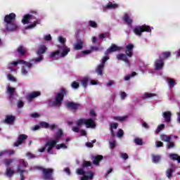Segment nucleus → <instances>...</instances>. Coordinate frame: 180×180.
<instances>
[{"mask_svg": "<svg viewBox=\"0 0 180 180\" xmlns=\"http://www.w3.org/2000/svg\"><path fill=\"white\" fill-rule=\"evenodd\" d=\"M122 50V48L120 46H118L116 44H111V46L105 51V54H110L111 53H115V51H120Z\"/></svg>", "mask_w": 180, "mask_h": 180, "instance_id": "10", "label": "nucleus"}, {"mask_svg": "<svg viewBox=\"0 0 180 180\" xmlns=\"http://www.w3.org/2000/svg\"><path fill=\"white\" fill-rule=\"evenodd\" d=\"M17 51L18 53V54H20V56H25V54H26V53H27V51H26L23 46H18Z\"/></svg>", "mask_w": 180, "mask_h": 180, "instance_id": "29", "label": "nucleus"}, {"mask_svg": "<svg viewBox=\"0 0 180 180\" xmlns=\"http://www.w3.org/2000/svg\"><path fill=\"white\" fill-rule=\"evenodd\" d=\"M127 57V55L124 53H118L116 56V58L119 61H124V63H126V64H128L129 67H130V60H129V58Z\"/></svg>", "mask_w": 180, "mask_h": 180, "instance_id": "11", "label": "nucleus"}, {"mask_svg": "<svg viewBox=\"0 0 180 180\" xmlns=\"http://www.w3.org/2000/svg\"><path fill=\"white\" fill-rule=\"evenodd\" d=\"M89 26L90 27H93L94 29H96L98 27V23L94 20H89Z\"/></svg>", "mask_w": 180, "mask_h": 180, "instance_id": "35", "label": "nucleus"}, {"mask_svg": "<svg viewBox=\"0 0 180 180\" xmlns=\"http://www.w3.org/2000/svg\"><path fill=\"white\" fill-rule=\"evenodd\" d=\"M160 139L162 141H165V143H168L171 141V136H167L165 134L160 135Z\"/></svg>", "mask_w": 180, "mask_h": 180, "instance_id": "30", "label": "nucleus"}, {"mask_svg": "<svg viewBox=\"0 0 180 180\" xmlns=\"http://www.w3.org/2000/svg\"><path fill=\"white\" fill-rule=\"evenodd\" d=\"M84 47V41H82L81 39H78L77 43L74 46L75 50H82Z\"/></svg>", "mask_w": 180, "mask_h": 180, "instance_id": "21", "label": "nucleus"}, {"mask_svg": "<svg viewBox=\"0 0 180 180\" xmlns=\"http://www.w3.org/2000/svg\"><path fill=\"white\" fill-rule=\"evenodd\" d=\"M37 25H40V20H37L36 21H34V22L31 25H29L25 27V30H29L30 29H33L37 26Z\"/></svg>", "mask_w": 180, "mask_h": 180, "instance_id": "26", "label": "nucleus"}, {"mask_svg": "<svg viewBox=\"0 0 180 180\" xmlns=\"http://www.w3.org/2000/svg\"><path fill=\"white\" fill-rule=\"evenodd\" d=\"M8 79H9V81L16 82V78H15V77H13V75H12L11 74L8 75Z\"/></svg>", "mask_w": 180, "mask_h": 180, "instance_id": "52", "label": "nucleus"}, {"mask_svg": "<svg viewBox=\"0 0 180 180\" xmlns=\"http://www.w3.org/2000/svg\"><path fill=\"white\" fill-rule=\"evenodd\" d=\"M71 51V49H70L68 46H63V51L60 53V57L63 58L65 57L66 56H68V53Z\"/></svg>", "mask_w": 180, "mask_h": 180, "instance_id": "23", "label": "nucleus"}, {"mask_svg": "<svg viewBox=\"0 0 180 180\" xmlns=\"http://www.w3.org/2000/svg\"><path fill=\"white\" fill-rule=\"evenodd\" d=\"M41 169L43 172L42 178L44 180L53 179V172L54 170L53 169H46L44 167H41Z\"/></svg>", "mask_w": 180, "mask_h": 180, "instance_id": "5", "label": "nucleus"}, {"mask_svg": "<svg viewBox=\"0 0 180 180\" xmlns=\"http://www.w3.org/2000/svg\"><path fill=\"white\" fill-rule=\"evenodd\" d=\"M134 49V45L133 44H129L126 46L125 54L127 55L130 58L133 57V50Z\"/></svg>", "mask_w": 180, "mask_h": 180, "instance_id": "13", "label": "nucleus"}, {"mask_svg": "<svg viewBox=\"0 0 180 180\" xmlns=\"http://www.w3.org/2000/svg\"><path fill=\"white\" fill-rule=\"evenodd\" d=\"M133 32L134 34L141 37V34L142 33H144V32H146L147 33H151V27L146 25H139L134 28Z\"/></svg>", "mask_w": 180, "mask_h": 180, "instance_id": "3", "label": "nucleus"}, {"mask_svg": "<svg viewBox=\"0 0 180 180\" xmlns=\"http://www.w3.org/2000/svg\"><path fill=\"white\" fill-rule=\"evenodd\" d=\"M77 175H85V171L82 168H79L77 169Z\"/></svg>", "mask_w": 180, "mask_h": 180, "instance_id": "47", "label": "nucleus"}, {"mask_svg": "<svg viewBox=\"0 0 180 180\" xmlns=\"http://www.w3.org/2000/svg\"><path fill=\"white\" fill-rule=\"evenodd\" d=\"M68 91L65 88L60 89V91L55 96V101H53L51 99H48L47 103L50 108H56L57 106H61L63 101H64V96H67Z\"/></svg>", "mask_w": 180, "mask_h": 180, "instance_id": "1", "label": "nucleus"}, {"mask_svg": "<svg viewBox=\"0 0 180 180\" xmlns=\"http://www.w3.org/2000/svg\"><path fill=\"white\" fill-rule=\"evenodd\" d=\"M15 19H16V14L13 13L5 15L4 20L6 23V28L4 32H15V30H18V25L13 23Z\"/></svg>", "mask_w": 180, "mask_h": 180, "instance_id": "2", "label": "nucleus"}, {"mask_svg": "<svg viewBox=\"0 0 180 180\" xmlns=\"http://www.w3.org/2000/svg\"><path fill=\"white\" fill-rule=\"evenodd\" d=\"M134 141L136 146H141L143 144V139L140 138H135Z\"/></svg>", "mask_w": 180, "mask_h": 180, "instance_id": "39", "label": "nucleus"}, {"mask_svg": "<svg viewBox=\"0 0 180 180\" xmlns=\"http://www.w3.org/2000/svg\"><path fill=\"white\" fill-rule=\"evenodd\" d=\"M169 57H171V52L167 51L162 53V58H163V60H167Z\"/></svg>", "mask_w": 180, "mask_h": 180, "instance_id": "37", "label": "nucleus"}, {"mask_svg": "<svg viewBox=\"0 0 180 180\" xmlns=\"http://www.w3.org/2000/svg\"><path fill=\"white\" fill-rule=\"evenodd\" d=\"M103 160V156L98 155L94 158L93 164L94 165H99V162Z\"/></svg>", "mask_w": 180, "mask_h": 180, "instance_id": "24", "label": "nucleus"}, {"mask_svg": "<svg viewBox=\"0 0 180 180\" xmlns=\"http://www.w3.org/2000/svg\"><path fill=\"white\" fill-rule=\"evenodd\" d=\"M6 174L7 176L11 178L12 176V175H13L15 174V170L12 169L11 167H7L6 169Z\"/></svg>", "mask_w": 180, "mask_h": 180, "instance_id": "31", "label": "nucleus"}, {"mask_svg": "<svg viewBox=\"0 0 180 180\" xmlns=\"http://www.w3.org/2000/svg\"><path fill=\"white\" fill-rule=\"evenodd\" d=\"M21 72H22V75H27V70H26V68L25 66L22 67Z\"/></svg>", "mask_w": 180, "mask_h": 180, "instance_id": "60", "label": "nucleus"}, {"mask_svg": "<svg viewBox=\"0 0 180 180\" xmlns=\"http://www.w3.org/2000/svg\"><path fill=\"white\" fill-rule=\"evenodd\" d=\"M56 136V137H59L61 139V137L63 136V129H58Z\"/></svg>", "mask_w": 180, "mask_h": 180, "instance_id": "54", "label": "nucleus"}, {"mask_svg": "<svg viewBox=\"0 0 180 180\" xmlns=\"http://www.w3.org/2000/svg\"><path fill=\"white\" fill-rule=\"evenodd\" d=\"M116 147V141H112V142H110V148L113 149Z\"/></svg>", "mask_w": 180, "mask_h": 180, "instance_id": "58", "label": "nucleus"}, {"mask_svg": "<svg viewBox=\"0 0 180 180\" xmlns=\"http://www.w3.org/2000/svg\"><path fill=\"white\" fill-rule=\"evenodd\" d=\"M4 155H8V150L0 151V157H4Z\"/></svg>", "mask_w": 180, "mask_h": 180, "instance_id": "61", "label": "nucleus"}, {"mask_svg": "<svg viewBox=\"0 0 180 180\" xmlns=\"http://www.w3.org/2000/svg\"><path fill=\"white\" fill-rule=\"evenodd\" d=\"M120 157L122 160H126L129 158V155L127 153H120Z\"/></svg>", "mask_w": 180, "mask_h": 180, "instance_id": "53", "label": "nucleus"}, {"mask_svg": "<svg viewBox=\"0 0 180 180\" xmlns=\"http://www.w3.org/2000/svg\"><path fill=\"white\" fill-rule=\"evenodd\" d=\"M103 68H105V65L100 64L96 69V72L98 75H100V77H103Z\"/></svg>", "mask_w": 180, "mask_h": 180, "instance_id": "20", "label": "nucleus"}, {"mask_svg": "<svg viewBox=\"0 0 180 180\" xmlns=\"http://www.w3.org/2000/svg\"><path fill=\"white\" fill-rule=\"evenodd\" d=\"M89 116H90L91 117H95L96 116V112H95V110H91L89 113Z\"/></svg>", "mask_w": 180, "mask_h": 180, "instance_id": "59", "label": "nucleus"}, {"mask_svg": "<svg viewBox=\"0 0 180 180\" xmlns=\"http://www.w3.org/2000/svg\"><path fill=\"white\" fill-rule=\"evenodd\" d=\"M92 164L89 161H85L82 165L83 168H88V167H91Z\"/></svg>", "mask_w": 180, "mask_h": 180, "instance_id": "48", "label": "nucleus"}, {"mask_svg": "<svg viewBox=\"0 0 180 180\" xmlns=\"http://www.w3.org/2000/svg\"><path fill=\"white\" fill-rule=\"evenodd\" d=\"M167 84L169 85V88L170 89H172V88H174V86H175V85H176V82L175 81V79H174L172 78L168 77L167 79Z\"/></svg>", "mask_w": 180, "mask_h": 180, "instance_id": "25", "label": "nucleus"}, {"mask_svg": "<svg viewBox=\"0 0 180 180\" xmlns=\"http://www.w3.org/2000/svg\"><path fill=\"white\" fill-rule=\"evenodd\" d=\"M165 63L161 56L159 57L158 59H157L155 61V70L156 71H160V70H162L164 68Z\"/></svg>", "mask_w": 180, "mask_h": 180, "instance_id": "8", "label": "nucleus"}, {"mask_svg": "<svg viewBox=\"0 0 180 180\" xmlns=\"http://www.w3.org/2000/svg\"><path fill=\"white\" fill-rule=\"evenodd\" d=\"M71 86H72V88H73V89H78V88H79V83L75 81V82H72Z\"/></svg>", "mask_w": 180, "mask_h": 180, "instance_id": "45", "label": "nucleus"}, {"mask_svg": "<svg viewBox=\"0 0 180 180\" xmlns=\"http://www.w3.org/2000/svg\"><path fill=\"white\" fill-rule=\"evenodd\" d=\"M31 19H36V18L33 17V15L32 14H25L22 17V23L23 25H29V23H30Z\"/></svg>", "mask_w": 180, "mask_h": 180, "instance_id": "15", "label": "nucleus"}, {"mask_svg": "<svg viewBox=\"0 0 180 180\" xmlns=\"http://www.w3.org/2000/svg\"><path fill=\"white\" fill-rule=\"evenodd\" d=\"M164 129H165V124H161L158 126L155 133L158 134V133H160V131H161L162 130H164Z\"/></svg>", "mask_w": 180, "mask_h": 180, "instance_id": "34", "label": "nucleus"}, {"mask_svg": "<svg viewBox=\"0 0 180 180\" xmlns=\"http://www.w3.org/2000/svg\"><path fill=\"white\" fill-rule=\"evenodd\" d=\"M17 172L20 174V180H25V176H23V174H25V172H26V171L22 170L21 172Z\"/></svg>", "mask_w": 180, "mask_h": 180, "instance_id": "55", "label": "nucleus"}, {"mask_svg": "<svg viewBox=\"0 0 180 180\" xmlns=\"http://www.w3.org/2000/svg\"><path fill=\"white\" fill-rule=\"evenodd\" d=\"M15 117L13 115H6L4 123H6V124H11L15 122Z\"/></svg>", "mask_w": 180, "mask_h": 180, "instance_id": "22", "label": "nucleus"}, {"mask_svg": "<svg viewBox=\"0 0 180 180\" xmlns=\"http://www.w3.org/2000/svg\"><path fill=\"white\" fill-rule=\"evenodd\" d=\"M152 162L155 164H158L161 160V156L158 155H151Z\"/></svg>", "mask_w": 180, "mask_h": 180, "instance_id": "27", "label": "nucleus"}, {"mask_svg": "<svg viewBox=\"0 0 180 180\" xmlns=\"http://www.w3.org/2000/svg\"><path fill=\"white\" fill-rule=\"evenodd\" d=\"M65 106L67 109L73 110V112H77V109H79V108H81V104L78 103H74L72 101H69L65 103Z\"/></svg>", "mask_w": 180, "mask_h": 180, "instance_id": "6", "label": "nucleus"}, {"mask_svg": "<svg viewBox=\"0 0 180 180\" xmlns=\"http://www.w3.org/2000/svg\"><path fill=\"white\" fill-rule=\"evenodd\" d=\"M117 127H119V124L117 122L111 123L110 125V129H111L112 130H116V129H117Z\"/></svg>", "mask_w": 180, "mask_h": 180, "instance_id": "41", "label": "nucleus"}, {"mask_svg": "<svg viewBox=\"0 0 180 180\" xmlns=\"http://www.w3.org/2000/svg\"><path fill=\"white\" fill-rule=\"evenodd\" d=\"M84 124L87 129L96 127V124H95V121L92 118L85 119Z\"/></svg>", "mask_w": 180, "mask_h": 180, "instance_id": "14", "label": "nucleus"}, {"mask_svg": "<svg viewBox=\"0 0 180 180\" xmlns=\"http://www.w3.org/2000/svg\"><path fill=\"white\" fill-rule=\"evenodd\" d=\"M41 127H43L44 129H49V124L48 122H46L44 121H42L39 123Z\"/></svg>", "mask_w": 180, "mask_h": 180, "instance_id": "40", "label": "nucleus"}, {"mask_svg": "<svg viewBox=\"0 0 180 180\" xmlns=\"http://www.w3.org/2000/svg\"><path fill=\"white\" fill-rule=\"evenodd\" d=\"M174 147H175V143L174 142H171V141L167 142V148L169 150H170V148H174Z\"/></svg>", "mask_w": 180, "mask_h": 180, "instance_id": "50", "label": "nucleus"}, {"mask_svg": "<svg viewBox=\"0 0 180 180\" xmlns=\"http://www.w3.org/2000/svg\"><path fill=\"white\" fill-rule=\"evenodd\" d=\"M87 176L89 177V179H93L94 174L92 173V172H88Z\"/></svg>", "mask_w": 180, "mask_h": 180, "instance_id": "64", "label": "nucleus"}, {"mask_svg": "<svg viewBox=\"0 0 180 180\" xmlns=\"http://www.w3.org/2000/svg\"><path fill=\"white\" fill-rule=\"evenodd\" d=\"M90 49L91 51H99V50H103V48H99L98 46H90Z\"/></svg>", "mask_w": 180, "mask_h": 180, "instance_id": "46", "label": "nucleus"}, {"mask_svg": "<svg viewBox=\"0 0 180 180\" xmlns=\"http://www.w3.org/2000/svg\"><path fill=\"white\" fill-rule=\"evenodd\" d=\"M106 8L108 9H116V8H119V5H117L116 4H112V2H109L107 4Z\"/></svg>", "mask_w": 180, "mask_h": 180, "instance_id": "33", "label": "nucleus"}, {"mask_svg": "<svg viewBox=\"0 0 180 180\" xmlns=\"http://www.w3.org/2000/svg\"><path fill=\"white\" fill-rule=\"evenodd\" d=\"M44 40H46V41H51V34H46V35L44 36Z\"/></svg>", "mask_w": 180, "mask_h": 180, "instance_id": "62", "label": "nucleus"}, {"mask_svg": "<svg viewBox=\"0 0 180 180\" xmlns=\"http://www.w3.org/2000/svg\"><path fill=\"white\" fill-rule=\"evenodd\" d=\"M124 134V132L123 131V130L119 129V131L117 134V137H123Z\"/></svg>", "mask_w": 180, "mask_h": 180, "instance_id": "57", "label": "nucleus"}, {"mask_svg": "<svg viewBox=\"0 0 180 180\" xmlns=\"http://www.w3.org/2000/svg\"><path fill=\"white\" fill-rule=\"evenodd\" d=\"M127 119V116L123 117H114V120H119V122H123Z\"/></svg>", "mask_w": 180, "mask_h": 180, "instance_id": "43", "label": "nucleus"}, {"mask_svg": "<svg viewBox=\"0 0 180 180\" xmlns=\"http://www.w3.org/2000/svg\"><path fill=\"white\" fill-rule=\"evenodd\" d=\"M174 171H175V166L174 165H172V168H169L166 170V176H167L168 179H171V178H172Z\"/></svg>", "mask_w": 180, "mask_h": 180, "instance_id": "19", "label": "nucleus"}, {"mask_svg": "<svg viewBox=\"0 0 180 180\" xmlns=\"http://www.w3.org/2000/svg\"><path fill=\"white\" fill-rule=\"evenodd\" d=\"M27 140V135L20 134L18 136V140L14 143V147H19V146L23 144V141Z\"/></svg>", "mask_w": 180, "mask_h": 180, "instance_id": "9", "label": "nucleus"}, {"mask_svg": "<svg viewBox=\"0 0 180 180\" xmlns=\"http://www.w3.org/2000/svg\"><path fill=\"white\" fill-rule=\"evenodd\" d=\"M60 53V51H55L54 52H51L50 53V58H56L57 56H59Z\"/></svg>", "mask_w": 180, "mask_h": 180, "instance_id": "38", "label": "nucleus"}, {"mask_svg": "<svg viewBox=\"0 0 180 180\" xmlns=\"http://www.w3.org/2000/svg\"><path fill=\"white\" fill-rule=\"evenodd\" d=\"M55 147H56L57 150H60V148H67V146H65L64 143L56 145Z\"/></svg>", "mask_w": 180, "mask_h": 180, "instance_id": "49", "label": "nucleus"}, {"mask_svg": "<svg viewBox=\"0 0 180 180\" xmlns=\"http://www.w3.org/2000/svg\"><path fill=\"white\" fill-rule=\"evenodd\" d=\"M12 162H13V159H8V160H4L3 164H4V165H6V167H8L11 164H12Z\"/></svg>", "mask_w": 180, "mask_h": 180, "instance_id": "42", "label": "nucleus"}, {"mask_svg": "<svg viewBox=\"0 0 180 180\" xmlns=\"http://www.w3.org/2000/svg\"><path fill=\"white\" fill-rule=\"evenodd\" d=\"M23 106H25V103H23L22 101H19L18 102V108L20 109V108H23Z\"/></svg>", "mask_w": 180, "mask_h": 180, "instance_id": "63", "label": "nucleus"}, {"mask_svg": "<svg viewBox=\"0 0 180 180\" xmlns=\"http://www.w3.org/2000/svg\"><path fill=\"white\" fill-rule=\"evenodd\" d=\"M89 81V79H88V77H84L82 80V86H84V88H86L88 86V82Z\"/></svg>", "mask_w": 180, "mask_h": 180, "instance_id": "36", "label": "nucleus"}, {"mask_svg": "<svg viewBox=\"0 0 180 180\" xmlns=\"http://www.w3.org/2000/svg\"><path fill=\"white\" fill-rule=\"evenodd\" d=\"M123 20L124 22L128 25V26H131V24L133 23V20L130 18V16H129V14L127 13H125L123 16Z\"/></svg>", "mask_w": 180, "mask_h": 180, "instance_id": "18", "label": "nucleus"}, {"mask_svg": "<svg viewBox=\"0 0 180 180\" xmlns=\"http://www.w3.org/2000/svg\"><path fill=\"white\" fill-rule=\"evenodd\" d=\"M77 126H82L85 124V119H79L76 122Z\"/></svg>", "mask_w": 180, "mask_h": 180, "instance_id": "44", "label": "nucleus"}, {"mask_svg": "<svg viewBox=\"0 0 180 180\" xmlns=\"http://www.w3.org/2000/svg\"><path fill=\"white\" fill-rule=\"evenodd\" d=\"M56 141H49L45 143V147H48L47 148V153L50 154L51 150H53V147H56Z\"/></svg>", "mask_w": 180, "mask_h": 180, "instance_id": "16", "label": "nucleus"}, {"mask_svg": "<svg viewBox=\"0 0 180 180\" xmlns=\"http://www.w3.org/2000/svg\"><path fill=\"white\" fill-rule=\"evenodd\" d=\"M60 43H61V44H63V46H65V38L63 37H59L58 39Z\"/></svg>", "mask_w": 180, "mask_h": 180, "instance_id": "56", "label": "nucleus"}, {"mask_svg": "<svg viewBox=\"0 0 180 180\" xmlns=\"http://www.w3.org/2000/svg\"><path fill=\"white\" fill-rule=\"evenodd\" d=\"M47 51V47L46 45H40L37 51V54L39 56V58L32 59L30 63H40L43 61V54Z\"/></svg>", "mask_w": 180, "mask_h": 180, "instance_id": "4", "label": "nucleus"}, {"mask_svg": "<svg viewBox=\"0 0 180 180\" xmlns=\"http://www.w3.org/2000/svg\"><path fill=\"white\" fill-rule=\"evenodd\" d=\"M162 116L165 119V122H166V123H169V122H171L172 113L171 112V111H165L163 112Z\"/></svg>", "mask_w": 180, "mask_h": 180, "instance_id": "17", "label": "nucleus"}, {"mask_svg": "<svg viewBox=\"0 0 180 180\" xmlns=\"http://www.w3.org/2000/svg\"><path fill=\"white\" fill-rule=\"evenodd\" d=\"M169 158L173 160V161H177L179 164L180 163V156L178 154L172 153L169 155Z\"/></svg>", "mask_w": 180, "mask_h": 180, "instance_id": "28", "label": "nucleus"}, {"mask_svg": "<svg viewBox=\"0 0 180 180\" xmlns=\"http://www.w3.org/2000/svg\"><path fill=\"white\" fill-rule=\"evenodd\" d=\"M157 94L154 93H146L144 96H142L141 98L143 99H148V98H153V96H156Z\"/></svg>", "mask_w": 180, "mask_h": 180, "instance_id": "32", "label": "nucleus"}, {"mask_svg": "<svg viewBox=\"0 0 180 180\" xmlns=\"http://www.w3.org/2000/svg\"><path fill=\"white\" fill-rule=\"evenodd\" d=\"M7 92L8 94H9V95L12 94H15V88L8 86L7 89Z\"/></svg>", "mask_w": 180, "mask_h": 180, "instance_id": "51", "label": "nucleus"}, {"mask_svg": "<svg viewBox=\"0 0 180 180\" xmlns=\"http://www.w3.org/2000/svg\"><path fill=\"white\" fill-rule=\"evenodd\" d=\"M41 95V92L40 91H32L27 94L26 97L27 102H28V103H30V102L33 101V99H34V98H38V96H40Z\"/></svg>", "mask_w": 180, "mask_h": 180, "instance_id": "7", "label": "nucleus"}, {"mask_svg": "<svg viewBox=\"0 0 180 180\" xmlns=\"http://www.w3.org/2000/svg\"><path fill=\"white\" fill-rule=\"evenodd\" d=\"M28 165L29 164L27 162L25 161V160H21L19 165L17 166V172H22V171H25V168H27Z\"/></svg>", "mask_w": 180, "mask_h": 180, "instance_id": "12", "label": "nucleus"}]
</instances>
